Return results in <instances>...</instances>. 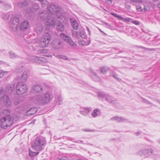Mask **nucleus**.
Masks as SVG:
<instances>
[{"mask_svg":"<svg viewBox=\"0 0 160 160\" xmlns=\"http://www.w3.org/2000/svg\"><path fill=\"white\" fill-rule=\"evenodd\" d=\"M15 88V85L14 84H12L10 85L9 87L8 88V92H12Z\"/></svg>","mask_w":160,"mask_h":160,"instance_id":"7c9ffc66","label":"nucleus"},{"mask_svg":"<svg viewBox=\"0 0 160 160\" xmlns=\"http://www.w3.org/2000/svg\"><path fill=\"white\" fill-rule=\"evenodd\" d=\"M2 2L1 1H0V3H2Z\"/></svg>","mask_w":160,"mask_h":160,"instance_id":"338daca9","label":"nucleus"},{"mask_svg":"<svg viewBox=\"0 0 160 160\" xmlns=\"http://www.w3.org/2000/svg\"><path fill=\"white\" fill-rule=\"evenodd\" d=\"M78 43H79V44L80 45L86 46V45H87L86 44L85 41L83 40H79L78 42Z\"/></svg>","mask_w":160,"mask_h":160,"instance_id":"f704fd0d","label":"nucleus"},{"mask_svg":"<svg viewBox=\"0 0 160 160\" xmlns=\"http://www.w3.org/2000/svg\"><path fill=\"white\" fill-rule=\"evenodd\" d=\"M118 18L121 20H124V18L123 17L119 15L118 16Z\"/></svg>","mask_w":160,"mask_h":160,"instance_id":"3c124183","label":"nucleus"},{"mask_svg":"<svg viewBox=\"0 0 160 160\" xmlns=\"http://www.w3.org/2000/svg\"><path fill=\"white\" fill-rule=\"evenodd\" d=\"M41 3L42 6L43 7H44L46 5H48V2L46 0H43V1Z\"/></svg>","mask_w":160,"mask_h":160,"instance_id":"4c0bfd02","label":"nucleus"},{"mask_svg":"<svg viewBox=\"0 0 160 160\" xmlns=\"http://www.w3.org/2000/svg\"><path fill=\"white\" fill-rule=\"evenodd\" d=\"M100 69L101 72L104 74L108 70L109 68L107 67L102 66L100 67Z\"/></svg>","mask_w":160,"mask_h":160,"instance_id":"bb28decb","label":"nucleus"},{"mask_svg":"<svg viewBox=\"0 0 160 160\" xmlns=\"http://www.w3.org/2000/svg\"><path fill=\"white\" fill-rule=\"evenodd\" d=\"M110 120H115L118 122H122L125 120V119L122 117H114L112 118H111Z\"/></svg>","mask_w":160,"mask_h":160,"instance_id":"412c9836","label":"nucleus"},{"mask_svg":"<svg viewBox=\"0 0 160 160\" xmlns=\"http://www.w3.org/2000/svg\"><path fill=\"white\" fill-rule=\"evenodd\" d=\"M83 131L85 132H94L95 131V130L93 129H84L83 130Z\"/></svg>","mask_w":160,"mask_h":160,"instance_id":"49530a36","label":"nucleus"},{"mask_svg":"<svg viewBox=\"0 0 160 160\" xmlns=\"http://www.w3.org/2000/svg\"><path fill=\"white\" fill-rule=\"evenodd\" d=\"M3 92L4 91H3L0 92V100L2 99L4 104L7 107H10L12 104L11 101L8 96L6 95H4Z\"/></svg>","mask_w":160,"mask_h":160,"instance_id":"0eeeda50","label":"nucleus"},{"mask_svg":"<svg viewBox=\"0 0 160 160\" xmlns=\"http://www.w3.org/2000/svg\"><path fill=\"white\" fill-rule=\"evenodd\" d=\"M35 100L37 103L40 104H44L43 100V99L42 95L37 96Z\"/></svg>","mask_w":160,"mask_h":160,"instance_id":"a211bd4d","label":"nucleus"},{"mask_svg":"<svg viewBox=\"0 0 160 160\" xmlns=\"http://www.w3.org/2000/svg\"><path fill=\"white\" fill-rule=\"evenodd\" d=\"M47 40H45L44 38H41L39 40V44L40 47L44 48L48 46L50 42V38H47Z\"/></svg>","mask_w":160,"mask_h":160,"instance_id":"1a4fd4ad","label":"nucleus"},{"mask_svg":"<svg viewBox=\"0 0 160 160\" xmlns=\"http://www.w3.org/2000/svg\"><path fill=\"white\" fill-rule=\"evenodd\" d=\"M39 51H40V53H46L47 52V50L44 49L40 50Z\"/></svg>","mask_w":160,"mask_h":160,"instance_id":"c03bdc74","label":"nucleus"},{"mask_svg":"<svg viewBox=\"0 0 160 160\" xmlns=\"http://www.w3.org/2000/svg\"><path fill=\"white\" fill-rule=\"evenodd\" d=\"M97 94L98 98H104L107 102L110 103L115 104L116 103L115 100L112 96L104 92H98Z\"/></svg>","mask_w":160,"mask_h":160,"instance_id":"20e7f679","label":"nucleus"},{"mask_svg":"<svg viewBox=\"0 0 160 160\" xmlns=\"http://www.w3.org/2000/svg\"><path fill=\"white\" fill-rule=\"evenodd\" d=\"M132 22L133 23L136 25H138L140 24L139 22L137 21H132Z\"/></svg>","mask_w":160,"mask_h":160,"instance_id":"37998d69","label":"nucleus"},{"mask_svg":"<svg viewBox=\"0 0 160 160\" xmlns=\"http://www.w3.org/2000/svg\"><path fill=\"white\" fill-rule=\"evenodd\" d=\"M50 14V12L48 9L47 11H43L40 12L38 16L42 20L45 22Z\"/></svg>","mask_w":160,"mask_h":160,"instance_id":"6e6552de","label":"nucleus"},{"mask_svg":"<svg viewBox=\"0 0 160 160\" xmlns=\"http://www.w3.org/2000/svg\"><path fill=\"white\" fill-rule=\"evenodd\" d=\"M9 54L11 57L12 58H15L17 57V55H16L15 53L12 52H10Z\"/></svg>","mask_w":160,"mask_h":160,"instance_id":"58836bf2","label":"nucleus"},{"mask_svg":"<svg viewBox=\"0 0 160 160\" xmlns=\"http://www.w3.org/2000/svg\"><path fill=\"white\" fill-rule=\"evenodd\" d=\"M43 26L42 25H40L35 29V31L38 34H40L43 30Z\"/></svg>","mask_w":160,"mask_h":160,"instance_id":"a878e982","label":"nucleus"},{"mask_svg":"<svg viewBox=\"0 0 160 160\" xmlns=\"http://www.w3.org/2000/svg\"><path fill=\"white\" fill-rule=\"evenodd\" d=\"M117 75L116 74H115L113 75V77L115 78L116 79H117L118 81H120L121 80V79L117 77Z\"/></svg>","mask_w":160,"mask_h":160,"instance_id":"a19ab883","label":"nucleus"},{"mask_svg":"<svg viewBox=\"0 0 160 160\" xmlns=\"http://www.w3.org/2000/svg\"><path fill=\"white\" fill-rule=\"evenodd\" d=\"M2 18L5 20H7L9 18V15L8 13H3L1 15Z\"/></svg>","mask_w":160,"mask_h":160,"instance_id":"c85d7f7f","label":"nucleus"},{"mask_svg":"<svg viewBox=\"0 0 160 160\" xmlns=\"http://www.w3.org/2000/svg\"><path fill=\"white\" fill-rule=\"evenodd\" d=\"M42 96L44 103H48L50 101V95L48 93H46L44 95L43 94L42 95Z\"/></svg>","mask_w":160,"mask_h":160,"instance_id":"dca6fc26","label":"nucleus"},{"mask_svg":"<svg viewBox=\"0 0 160 160\" xmlns=\"http://www.w3.org/2000/svg\"><path fill=\"white\" fill-rule=\"evenodd\" d=\"M98 29L101 32L103 33H105L103 31H102V30H101L100 29L98 28Z\"/></svg>","mask_w":160,"mask_h":160,"instance_id":"5fc2aeb1","label":"nucleus"},{"mask_svg":"<svg viewBox=\"0 0 160 160\" xmlns=\"http://www.w3.org/2000/svg\"><path fill=\"white\" fill-rule=\"evenodd\" d=\"M81 143H83V141H81Z\"/></svg>","mask_w":160,"mask_h":160,"instance_id":"774afa93","label":"nucleus"},{"mask_svg":"<svg viewBox=\"0 0 160 160\" xmlns=\"http://www.w3.org/2000/svg\"><path fill=\"white\" fill-rule=\"evenodd\" d=\"M61 159V160H67V158L65 157H62Z\"/></svg>","mask_w":160,"mask_h":160,"instance_id":"864d4df0","label":"nucleus"},{"mask_svg":"<svg viewBox=\"0 0 160 160\" xmlns=\"http://www.w3.org/2000/svg\"><path fill=\"white\" fill-rule=\"evenodd\" d=\"M6 72H0V77L2 78L3 77V75H4L6 74Z\"/></svg>","mask_w":160,"mask_h":160,"instance_id":"a18cd8bd","label":"nucleus"},{"mask_svg":"<svg viewBox=\"0 0 160 160\" xmlns=\"http://www.w3.org/2000/svg\"><path fill=\"white\" fill-rule=\"evenodd\" d=\"M140 48H142L143 49H145L146 50H148L150 51H155L157 50L156 49V48H151L150 49L149 48H146L145 47H142V46H140Z\"/></svg>","mask_w":160,"mask_h":160,"instance_id":"c9c22d12","label":"nucleus"},{"mask_svg":"<svg viewBox=\"0 0 160 160\" xmlns=\"http://www.w3.org/2000/svg\"><path fill=\"white\" fill-rule=\"evenodd\" d=\"M101 112L98 109H94L91 113V115L93 117H96L100 114Z\"/></svg>","mask_w":160,"mask_h":160,"instance_id":"4be33fe9","label":"nucleus"},{"mask_svg":"<svg viewBox=\"0 0 160 160\" xmlns=\"http://www.w3.org/2000/svg\"><path fill=\"white\" fill-rule=\"evenodd\" d=\"M142 102L145 103H148V104H149L150 103H151L150 102H149L147 100H145V99H143V101H142Z\"/></svg>","mask_w":160,"mask_h":160,"instance_id":"de8ad7c7","label":"nucleus"},{"mask_svg":"<svg viewBox=\"0 0 160 160\" xmlns=\"http://www.w3.org/2000/svg\"><path fill=\"white\" fill-rule=\"evenodd\" d=\"M57 24V29L60 31L62 32L64 30V27L63 24L60 22L59 19H58L57 21V22L56 23Z\"/></svg>","mask_w":160,"mask_h":160,"instance_id":"f8f14e48","label":"nucleus"},{"mask_svg":"<svg viewBox=\"0 0 160 160\" xmlns=\"http://www.w3.org/2000/svg\"><path fill=\"white\" fill-rule=\"evenodd\" d=\"M83 109L85 110V111H86L87 112H88V113L90 111V108H87L85 107H84L83 108Z\"/></svg>","mask_w":160,"mask_h":160,"instance_id":"79ce46f5","label":"nucleus"},{"mask_svg":"<svg viewBox=\"0 0 160 160\" xmlns=\"http://www.w3.org/2000/svg\"><path fill=\"white\" fill-rule=\"evenodd\" d=\"M23 69V66H21L18 67H17L16 70V72L19 73L21 72Z\"/></svg>","mask_w":160,"mask_h":160,"instance_id":"2f4dec72","label":"nucleus"},{"mask_svg":"<svg viewBox=\"0 0 160 160\" xmlns=\"http://www.w3.org/2000/svg\"><path fill=\"white\" fill-rule=\"evenodd\" d=\"M158 7L159 8H160V3L158 4Z\"/></svg>","mask_w":160,"mask_h":160,"instance_id":"13d9d810","label":"nucleus"},{"mask_svg":"<svg viewBox=\"0 0 160 160\" xmlns=\"http://www.w3.org/2000/svg\"><path fill=\"white\" fill-rule=\"evenodd\" d=\"M86 29H87V30H88V31L89 33V34L90 35L91 32H90V30H89V28L88 27H86Z\"/></svg>","mask_w":160,"mask_h":160,"instance_id":"603ef678","label":"nucleus"},{"mask_svg":"<svg viewBox=\"0 0 160 160\" xmlns=\"http://www.w3.org/2000/svg\"><path fill=\"white\" fill-rule=\"evenodd\" d=\"M92 73H93L94 76L95 77H97V75H96V73H95V72H92Z\"/></svg>","mask_w":160,"mask_h":160,"instance_id":"6e6d98bb","label":"nucleus"},{"mask_svg":"<svg viewBox=\"0 0 160 160\" xmlns=\"http://www.w3.org/2000/svg\"><path fill=\"white\" fill-rule=\"evenodd\" d=\"M29 74V72L28 71H25L23 72V73L21 78V80L22 82H24L26 81Z\"/></svg>","mask_w":160,"mask_h":160,"instance_id":"4468645a","label":"nucleus"},{"mask_svg":"<svg viewBox=\"0 0 160 160\" xmlns=\"http://www.w3.org/2000/svg\"><path fill=\"white\" fill-rule=\"evenodd\" d=\"M46 143V142L45 138L37 137L36 140L32 142V148L34 151L40 152L42 150L44 145Z\"/></svg>","mask_w":160,"mask_h":160,"instance_id":"f03ea898","label":"nucleus"},{"mask_svg":"<svg viewBox=\"0 0 160 160\" xmlns=\"http://www.w3.org/2000/svg\"><path fill=\"white\" fill-rule=\"evenodd\" d=\"M54 160H61V159L60 158H57L56 159H55Z\"/></svg>","mask_w":160,"mask_h":160,"instance_id":"bf43d9fd","label":"nucleus"},{"mask_svg":"<svg viewBox=\"0 0 160 160\" xmlns=\"http://www.w3.org/2000/svg\"><path fill=\"white\" fill-rule=\"evenodd\" d=\"M70 21L71 25L73 28L75 30H78V24L76 20L74 19H71Z\"/></svg>","mask_w":160,"mask_h":160,"instance_id":"f3484780","label":"nucleus"},{"mask_svg":"<svg viewBox=\"0 0 160 160\" xmlns=\"http://www.w3.org/2000/svg\"><path fill=\"white\" fill-rule=\"evenodd\" d=\"M60 102H61V100H60V101H59L58 104H60Z\"/></svg>","mask_w":160,"mask_h":160,"instance_id":"052dcab7","label":"nucleus"},{"mask_svg":"<svg viewBox=\"0 0 160 160\" xmlns=\"http://www.w3.org/2000/svg\"><path fill=\"white\" fill-rule=\"evenodd\" d=\"M29 59L33 63L37 62L39 63L42 61L41 58L34 56L30 57Z\"/></svg>","mask_w":160,"mask_h":160,"instance_id":"ddd939ff","label":"nucleus"},{"mask_svg":"<svg viewBox=\"0 0 160 160\" xmlns=\"http://www.w3.org/2000/svg\"><path fill=\"white\" fill-rule=\"evenodd\" d=\"M28 91L27 87L21 82H19L17 84L16 92L18 95H21Z\"/></svg>","mask_w":160,"mask_h":160,"instance_id":"423d86ee","label":"nucleus"},{"mask_svg":"<svg viewBox=\"0 0 160 160\" xmlns=\"http://www.w3.org/2000/svg\"><path fill=\"white\" fill-rule=\"evenodd\" d=\"M80 36L83 38H86V35L85 32L83 31H81L79 32Z\"/></svg>","mask_w":160,"mask_h":160,"instance_id":"72a5a7b5","label":"nucleus"},{"mask_svg":"<svg viewBox=\"0 0 160 160\" xmlns=\"http://www.w3.org/2000/svg\"><path fill=\"white\" fill-rule=\"evenodd\" d=\"M158 142H159V143L160 144V139L158 141Z\"/></svg>","mask_w":160,"mask_h":160,"instance_id":"69168bd1","label":"nucleus"},{"mask_svg":"<svg viewBox=\"0 0 160 160\" xmlns=\"http://www.w3.org/2000/svg\"><path fill=\"white\" fill-rule=\"evenodd\" d=\"M42 38H44L46 40H47L48 38H50V41L52 38L51 37V35L48 32L46 31L45 32L44 34H43V36H42Z\"/></svg>","mask_w":160,"mask_h":160,"instance_id":"5701e85b","label":"nucleus"},{"mask_svg":"<svg viewBox=\"0 0 160 160\" xmlns=\"http://www.w3.org/2000/svg\"><path fill=\"white\" fill-rule=\"evenodd\" d=\"M19 20L18 18L14 17L11 18L9 23V26L11 30L14 32L18 31V25Z\"/></svg>","mask_w":160,"mask_h":160,"instance_id":"39448f33","label":"nucleus"},{"mask_svg":"<svg viewBox=\"0 0 160 160\" xmlns=\"http://www.w3.org/2000/svg\"><path fill=\"white\" fill-rule=\"evenodd\" d=\"M72 35L75 38H77L78 37V33L77 31H73L72 32Z\"/></svg>","mask_w":160,"mask_h":160,"instance_id":"e433bc0d","label":"nucleus"},{"mask_svg":"<svg viewBox=\"0 0 160 160\" xmlns=\"http://www.w3.org/2000/svg\"><path fill=\"white\" fill-rule=\"evenodd\" d=\"M11 7V5L9 3H5L4 4V7L3 9L5 10H6L8 8H9Z\"/></svg>","mask_w":160,"mask_h":160,"instance_id":"473e14b6","label":"nucleus"},{"mask_svg":"<svg viewBox=\"0 0 160 160\" xmlns=\"http://www.w3.org/2000/svg\"><path fill=\"white\" fill-rule=\"evenodd\" d=\"M111 14L113 16L117 18L118 17V15H117V14H116V13H111Z\"/></svg>","mask_w":160,"mask_h":160,"instance_id":"8fccbe9b","label":"nucleus"},{"mask_svg":"<svg viewBox=\"0 0 160 160\" xmlns=\"http://www.w3.org/2000/svg\"><path fill=\"white\" fill-rule=\"evenodd\" d=\"M66 42L68 45L71 47H75L77 46V44L72 40L70 37V38H68Z\"/></svg>","mask_w":160,"mask_h":160,"instance_id":"aec40b11","label":"nucleus"},{"mask_svg":"<svg viewBox=\"0 0 160 160\" xmlns=\"http://www.w3.org/2000/svg\"><path fill=\"white\" fill-rule=\"evenodd\" d=\"M139 134V132H138L137 133H136V134L137 135H138V134Z\"/></svg>","mask_w":160,"mask_h":160,"instance_id":"e2e57ef3","label":"nucleus"},{"mask_svg":"<svg viewBox=\"0 0 160 160\" xmlns=\"http://www.w3.org/2000/svg\"><path fill=\"white\" fill-rule=\"evenodd\" d=\"M39 153V152L37 151V152H34L32 151L29 149V155L31 157H35L38 155Z\"/></svg>","mask_w":160,"mask_h":160,"instance_id":"b1692460","label":"nucleus"},{"mask_svg":"<svg viewBox=\"0 0 160 160\" xmlns=\"http://www.w3.org/2000/svg\"><path fill=\"white\" fill-rule=\"evenodd\" d=\"M56 57L58 59H61L65 60H69V59L66 56L63 55H57Z\"/></svg>","mask_w":160,"mask_h":160,"instance_id":"cd10ccee","label":"nucleus"},{"mask_svg":"<svg viewBox=\"0 0 160 160\" xmlns=\"http://www.w3.org/2000/svg\"><path fill=\"white\" fill-rule=\"evenodd\" d=\"M124 20H125L126 21H128L129 18H126L125 19H124Z\"/></svg>","mask_w":160,"mask_h":160,"instance_id":"4d7b16f0","label":"nucleus"},{"mask_svg":"<svg viewBox=\"0 0 160 160\" xmlns=\"http://www.w3.org/2000/svg\"><path fill=\"white\" fill-rule=\"evenodd\" d=\"M47 9L50 12L51 14L45 22V24L47 27H54L57 21L60 19V16H58L57 14H60V11L61 8H59L57 5L50 3L48 6Z\"/></svg>","mask_w":160,"mask_h":160,"instance_id":"f257e3e1","label":"nucleus"},{"mask_svg":"<svg viewBox=\"0 0 160 160\" xmlns=\"http://www.w3.org/2000/svg\"><path fill=\"white\" fill-rule=\"evenodd\" d=\"M80 113L84 116H86L87 115H88V112H87L86 111H85V110H81L80 112Z\"/></svg>","mask_w":160,"mask_h":160,"instance_id":"ea45409f","label":"nucleus"},{"mask_svg":"<svg viewBox=\"0 0 160 160\" xmlns=\"http://www.w3.org/2000/svg\"><path fill=\"white\" fill-rule=\"evenodd\" d=\"M13 123V120L10 115H7L1 119L0 126L1 128L6 129L10 127Z\"/></svg>","mask_w":160,"mask_h":160,"instance_id":"7ed1b4c3","label":"nucleus"},{"mask_svg":"<svg viewBox=\"0 0 160 160\" xmlns=\"http://www.w3.org/2000/svg\"><path fill=\"white\" fill-rule=\"evenodd\" d=\"M102 22L104 24H105L106 25H107L108 27H110L111 26V25L109 24L108 23H106L103 21Z\"/></svg>","mask_w":160,"mask_h":160,"instance_id":"09e8293b","label":"nucleus"},{"mask_svg":"<svg viewBox=\"0 0 160 160\" xmlns=\"http://www.w3.org/2000/svg\"><path fill=\"white\" fill-rule=\"evenodd\" d=\"M153 2H157L158 1V0H152Z\"/></svg>","mask_w":160,"mask_h":160,"instance_id":"680f3d73","label":"nucleus"},{"mask_svg":"<svg viewBox=\"0 0 160 160\" xmlns=\"http://www.w3.org/2000/svg\"><path fill=\"white\" fill-rule=\"evenodd\" d=\"M60 38L66 42L68 38H70V37L68 35H67L63 33H62L60 35Z\"/></svg>","mask_w":160,"mask_h":160,"instance_id":"393cba45","label":"nucleus"},{"mask_svg":"<svg viewBox=\"0 0 160 160\" xmlns=\"http://www.w3.org/2000/svg\"><path fill=\"white\" fill-rule=\"evenodd\" d=\"M32 8L35 11H36L39 8V6L38 3H34L33 4Z\"/></svg>","mask_w":160,"mask_h":160,"instance_id":"c756f323","label":"nucleus"},{"mask_svg":"<svg viewBox=\"0 0 160 160\" xmlns=\"http://www.w3.org/2000/svg\"><path fill=\"white\" fill-rule=\"evenodd\" d=\"M110 3H111L112 2V0H109Z\"/></svg>","mask_w":160,"mask_h":160,"instance_id":"0e129e2a","label":"nucleus"},{"mask_svg":"<svg viewBox=\"0 0 160 160\" xmlns=\"http://www.w3.org/2000/svg\"><path fill=\"white\" fill-rule=\"evenodd\" d=\"M33 89L36 93H40L42 91L41 87L37 85H36L33 86Z\"/></svg>","mask_w":160,"mask_h":160,"instance_id":"6ab92c4d","label":"nucleus"},{"mask_svg":"<svg viewBox=\"0 0 160 160\" xmlns=\"http://www.w3.org/2000/svg\"><path fill=\"white\" fill-rule=\"evenodd\" d=\"M153 152L152 149L142 150L139 152V154L142 157L148 156L151 154Z\"/></svg>","mask_w":160,"mask_h":160,"instance_id":"9d476101","label":"nucleus"},{"mask_svg":"<svg viewBox=\"0 0 160 160\" xmlns=\"http://www.w3.org/2000/svg\"><path fill=\"white\" fill-rule=\"evenodd\" d=\"M37 110L38 109L36 108H31L27 112L26 114L27 115L32 116L36 113Z\"/></svg>","mask_w":160,"mask_h":160,"instance_id":"2eb2a0df","label":"nucleus"},{"mask_svg":"<svg viewBox=\"0 0 160 160\" xmlns=\"http://www.w3.org/2000/svg\"><path fill=\"white\" fill-rule=\"evenodd\" d=\"M29 27V23L27 21H25L21 23L20 25V29L22 31H23L28 28Z\"/></svg>","mask_w":160,"mask_h":160,"instance_id":"9b49d317","label":"nucleus"}]
</instances>
